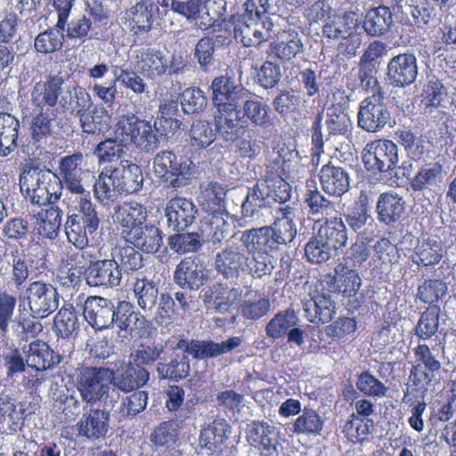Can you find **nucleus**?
I'll return each mask as SVG.
<instances>
[{"instance_id": "obj_39", "label": "nucleus", "mask_w": 456, "mask_h": 456, "mask_svg": "<svg viewBox=\"0 0 456 456\" xmlns=\"http://www.w3.org/2000/svg\"><path fill=\"white\" fill-rule=\"evenodd\" d=\"M241 118L243 121L250 122L255 126L265 127L271 123L270 107L258 100L246 98L241 105Z\"/></svg>"}, {"instance_id": "obj_3", "label": "nucleus", "mask_w": 456, "mask_h": 456, "mask_svg": "<svg viewBox=\"0 0 456 456\" xmlns=\"http://www.w3.org/2000/svg\"><path fill=\"white\" fill-rule=\"evenodd\" d=\"M142 184L141 167L126 160L117 167H105L94 181V192L102 204L108 205L122 193L139 191Z\"/></svg>"}, {"instance_id": "obj_35", "label": "nucleus", "mask_w": 456, "mask_h": 456, "mask_svg": "<svg viewBox=\"0 0 456 456\" xmlns=\"http://www.w3.org/2000/svg\"><path fill=\"white\" fill-rule=\"evenodd\" d=\"M244 217H250L256 224L269 223L273 217L271 203L262 200L253 189H249L242 206Z\"/></svg>"}, {"instance_id": "obj_33", "label": "nucleus", "mask_w": 456, "mask_h": 456, "mask_svg": "<svg viewBox=\"0 0 456 456\" xmlns=\"http://www.w3.org/2000/svg\"><path fill=\"white\" fill-rule=\"evenodd\" d=\"M133 291L138 306L144 313L152 312L156 308L159 296L158 282L145 276H137L133 284Z\"/></svg>"}, {"instance_id": "obj_1", "label": "nucleus", "mask_w": 456, "mask_h": 456, "mask_svg": "<svg viewBox=\"0 0 456 456\" xmlns=\"http://www.w3.org/2000/svg\"><path fill=\"white\" fill-rule=\"evenodd\" d=\"M271 225L243 231L239 239L232 235L215 256L214 267L217 274L236 283L240 277L250 275L262 279L272 274L274 257L269 252L294 241L297 230L294 209L279 207Z\"/></svg>"}, {"instance_id": "obj_34", "label": "nucleus", "mask_w": 456, "mask_h": 456, "mask_svg": "<svg viewBox=\"0 0 456 456\" xmlns=\"http://www.w3.org/2000/svg\"><path fill=\"white\" fill-rule=\"evenodd\" d=\"M148 213L146 208L135 201L125 202L115 208L114 221L119 224L124 230L145 224Z\"/></svg>"}, {"instance_id": "obj_55", "label": "nucleus", "mask_w": 456, "mask_h": 456, "mask_svg": "<svg viewBox=\"0 0 456 456\" xmlns=\"http://www.w3.org/2000/svg\"><path fill=\"white\" fill-rule=\"evenodd\" d=\"M442 252L443 248L436 240L423 241L415 248L412 262L418 265H433L439 263Z\"/></svg>"}, {"instance_id": "obj_4", "label": "nucleus", "mask_w": 456, "mask_h": 456, "mask_svg": "<svg viewBox=\"0 0 456 456\" xmlns=\"http://www.w3.org/2000/svg\"><path fill=\"white\" fill-rule=\"evenodd\" d=\"M196 166L191 159H180L170 151H161L153 159V172L167 188L179 191L191 184Z\"/></svg>"}, {"instance_id": "obj_18", "label": "nucleus", "mask_w": 456, "mask_h": 456, "mask_svg": "<svg viewBox=\"0 0 456 456\" xmlns=\"http://www.w3.org/2000/svg\"><path fill=\"white\" fill-rule=\"evenodd\" d=\"M164 211L167 227L174 232L188 228L194 222L198 213L191 200L180 196L170 199Z\"/></svg>"}, {"instance_id": "obj_20", "label": "nucleus", "mask_w": 456, "mask_h": 456, "mask_svg": "<svg viewBox=\"0 0 456 456\" xmlns=\"http://www.w3.org/2000/svg\"><path fill=\"white\" fill-rule=\"evenodd\" d=\"M122 235L127 244L145 254H155L163 245L162 233L153 224H145L131 230H123Z\"/></svg>"}, {"instance_id": "obj_45", "label": "nucleus", "mask_w": 456, "mask_h": 456, "mask_svg": "<svg viewBox=\"0 0 456 456\" xmlns=\"http://www.w3.org/2000/svg\"><path fill=\"white\" fill-rule=\"evenodd\" d=\"M334 271V283L338 291L347 297L354 296L361 287L358 273L354 269L345 266L343 263L338 264Z\"/></svg>"}, {"instance_id": "obj_40", "label": "nucleus", "mask_w": 456, "mask_h": 456, "mask_svg": "<svg viewBox=\"0 0 456 456\" xmlns=\"http://www.w3.org/2000/svg\"><path fill=\"white\" fill-rule=\"evenodd\" d=\"M19 120L9 113H0V156H7L16 148Z\"/></svg>"}, {"instance_id": "obj_64", "label": "nucleus", "mask_w": 456, "mask_h": 456, "mask_svg": "<svg viewBox=\"0 0 456 456\" xmlns=\"http://www.w3.org/2000/svg\"><path fill=\"white\" fill-rule=\"evenodd\" d=\"M215 48V42L210 36L201 37L195 45L193 56L204 72H208L214 64Z\"/></svg>"}, {"instance_id": "obj_28", "label": "nucleus", "mask_w": 456, "mask_h": 456, "mask_svg": "<svg viewBox=\"0 0 456 456\" xmlns=\"http://www.w3.org/2000/svg\"><path fill=\"white\" fill-rule=\"evenodd\" d=\"M305 318L315 324L329 322L336 313V304L330 296L318 295L302 301Z\"/></svg>"}, {"instance_id": "obj_17", "label": "nucleus", "mask_w": 456, "mask_h": 456, "mask_svg": "<svg viewBox=\"0 0 456 456\" xmlns=\"http://www.w3.org/2000/svg\"><path fill=\"white\" fill-rule=\"evenodd\" d=\"M387 79L394 87H406L413 84L418 76L417 59L412 53L394 56L387 65Z\"/></svg>"}, {"instance_id": "obj_62", "label": "nucleus", "mask_w": 456, "mask_h": 456, "mask_svg": "<svg viewBox=\"0 0 456 456\" xmlns=\"http://www.w3.org/2000/svg\"><path fill=\"white\" fill-rule=\"evenodd\" d=\"M164 346L161 344H142L138 346L134 353L131 354V358L134 362V365L151 366L156 361H161V355L164 353Z\"/></svg>"}, {"instance_id": "obj_29", "label": "nucleus", "mask_w": 456, "mask_h": 456, "mask_svg": "<svg viewBox=\"0 0 456 456\" xmlns=\"http://www.w3.org/2000/svg\"><path fill=\"white\" fill-rule=\"evenodd\" d=\"M59 103L70 115L76 117L86 110H89L93 105L89 93L86 88L77 85L63 86V93Z\"/></svg>"}, {"instance_id": "obj_47", "label": "nucleus", "mask_w": 456, "mask_h": 456, "mask_svg": "<svg viewBox=\"0 0 456 456\" xmlns=\"http://www.w3.org/2000/svg\"><path fill=\"white\" fill-rule=\"evenodd\" d=\"M297 322L298 317L294 310L287 309L279 312L266 324V335L273 339L283 338L297 324Z\"/></svg>"}, {"instance_id": "obj_53", "label": "nucleus", "mask_w": 456, "mask_h": 456, "mask_svg": "<svg viewBox=\"0 0 456 456\" xmlns=\"http://www.w3.org/2000/svg\"><path fill=\"white\" fill-rule=\"evenodd\" d=\"M304 250L306 260L314 265L326 263L336 253L316 233L306 242Z\"/></svg>"}, {"instance_id": "obj_52", "label": "nucleus", "mask_w": 456, "mask_h": 456, "mask_svg": "<svg viewBox=\"0 0 456 456\" xmlns=\"http://www.w3.org/2000/svg\"><path fill=\"white\" fill-rule=\"evenodd\" d=\"M63 29L55 26L39 33L34 42L36 51L40 53H52L61 50L64 41Z\"/></svg>"}, {"instance_id": "obj_51", "label": "nucleus", "mask_w": 456, "mask_h": 456, "mask_svg": "<svg viewBox=\"0 0 456 456\" xmlns=\"http://www.w3.org/2000/svg\"><path fill=\"white\" fill-rule=\"evenodd\" d=\"M345 218L348 226L354 232L360 231L365 226L368 220L371 219L370 208L366 195L361 194L353 206L348 208Z\"/></svg>"}, {"instance_id": "obj_10", "label": "nucleus", "mask_w": 456, "mask_h": 456, "mask_svg": "<svg viewBox=\"0 0 456 456\" xmlns=\"http://www.w3.org/2000/svg\"><path fill=\"white\" fill-rule=\"evenodd\" d=\"M358 126L369 133H377L387 125L391 126L392 117L385 96H367L359 105Z\"/></svg>"}, {"instance_id": "obj_19", "label": "nucleus", "mask_w": 456, "mask_h": 456, "mask_svg": "<svg viewBox=\"0 0 456 456\" xmlns=\"http://www.w3.org/2000/svg\"><path fill=\"white\" fill-rule=\"evenodd\" d=\"M66 78L61 73L49 75L45 81L35 84L30 93V101L37 109L54 107L63 93Z\"/></svg>"}, {"instance_id": "obj_32", "label": "nucleus", "mask_w": 456, "mask_h": 456, "mask_svg": "<svg viewBox=\"0 0 456 456\" xmlns=\"http://www.w3.org/2000/svg\"><path fill=\"white\" fill-rule=\"evenodd\" d=\"M393 24V14L389 7L379 5L366 12L362 26L369 36L381 37L390 30Z\"/></svg>"}, {"instance_id": "obj_11", "label": "nucleus", "mask_w": 456, "mask_h": 456, "mask_svg": "<svg viewBox=\"0 0 456 456\" xmlns=\"http://www.w3.org/2000/svg\"><path fill=\"white\" fill-rule=\"evenodd\" d=\"M51 182L55 183L57 181L55 180V174L48 168L28 167L24 168L20 175V191L26 192V198L32 204L38 206L47 204L46 185H49Z\"/></svg>"}, {"instance_id": "obj_22", "label": "nucleus", "mask_w": 456, "mask_h": 456, "mask_svg": "<svg viewBox=\"0 0 456 456\" xmlns=\"http://www.w3.org/2000/svg\"><path fill=\"white\" fill-rule=\"evenodd\" d=\"M110 428V411L90 408L85 411L77 424L78 436L91 441L103 438Z\"/></svg>"}, {"instance_id": "obj_50", "label": "nucleus", "mask_w": 456, "mask_h": 456, "mask_svg": "<svg viewBox=\"0 0 456 456\" xmlns=\"http://www.w3.org/2000/svg\"><path fill=\"white\" fill-rule=\"evenodd\" d=\"M79 125L84 134H98L109 126L110 117L103 109L94 108L86 110L77 116Z\"/></svg>"}, {"instance_id": "obj_59", "label": "nucleus", "mask_w": 456, "mask_h": 456, "mask_svg": "<svg viewBox=\"0 0 456 456\" xmlns=\"http://www.w3.org/2000/svg\"><path fill=\"white\" fill-rule=\"evenodd\" d=\"M189 137L191 146L203 149L215 141L216 134L209 122L200 119L192 123Z\"/></svg>"}, {"instance_id": "obj_61", "label": "nucleus", "mask_w": 456, "mask_h": 456, "mask_svg": "<svg viewBox=\"0 0 456 456\" xmlns=\"http://www.w3.org/2000/svg\"><path fill=\"white\" fill-rule=\"evenodd\" d=\"M207 102V97L200 88H187L181 94L180 105L186 115H193L203 111Z\"/></svg>"}, {"instance_id": "obj_9", "label": "nucleus", "mask_w": 456, "mask_h": 456, "mask_svg": "<svg viewBox=\"0 0 456 456\" xmlns=\"http://www.w3.org/2000/svg\"><path fill=\"white\" fill-rule=\"evenodd\" d=\"M322 36L329 42H339L338 51L348 55H355L360 45L355 34V25L347 16L329 19L322 26Z\"/></svg>"}, {"instance_id": "obj_38", "label": "nucleus", "mask_w": 456, "mask_h": 456, "mask_svg": "<svg viewBox=\"0 0 456 456\" xmlns=\"http://www.w3.org/2000/svg\"><path fill=\"white\" fill-rule=\"evenodd\" d=\"M443 166L439 162H433L422 166L411 180V188L413 191H431L443 180Z\"/></svg>"}, {"instance_id": "obj_57", "label": "nucleus", "mask_w": 456, "mask_h": 456, "mask_svg": "<svg viewBox=\"0 0 456 456\" xmlns=\"http://www.w3.org/2000/svg\"><path fill=\"white\" fill-rule=\"evenodd\" d=\"M440 308L437 305H429L421 314L415 333L421 339L431 338L438 330Z\"/></svg>"}, {"instance_id": "obj_37", "label": "nucleus", "mask_w": 456, "mask_h": 456, "mask_svg": "<svg viewBox=\"0 0 456 456\" xmlns=\"http://www.w3.org/2000/svg\"><path fill=\"white\" fill-rule=\"evenodd\" d=\"M316 234L335 252L343 248L348 240L345 224L341 219L337 218L322 224Z\"/></svg>"}, {"instance_id": "obj_5", "label": "nucleus", "mask_w": 456, "mask_h": 456, "mask_svg": "<svg viewBox=\"0 0 456 456\" xmlns=\"http://www.w3.org/2000/svg\"><path fill=\"white\" fill-rule=\"evenodd\" d=\"M115 134L121 137V142H131L145 152L153 151L159 147V139L151 124L132 113L119 118Z\"/></svg>"}, {"instance_id": "obj_49", "label": "nucleus", "mask_w": 456, "mask_h": 456, "mask_svg": "<svg viewBox=\"0 0 456 456\" xmlns=\"http://www.w3.org/2000/svg\"><path fill=\"white\" fill-rule=\"evenodd\" d=\"M152 5V2L142 0L132 8L131 30L134 35H145L151 30L153 23Z\"/></svg>"}, {"instance_id": "obj_31", "label": "nucleus", "mask_w": 456, "mask_h": 456, "mask_svg": "<svg viewBox=\"0 0 456 456\" xmlns=\"http://www.w3.org/2000/svg\"><path fill=\"white\" fill-rule=\"evenodd\" d=\"M216 133L226 142H234L241 137L247 127L241 112H216L214 117Z\"/></svg>"}, {"instance_id": "obj_25", "label": "nucleus", "mask_w": 456, "mask_h": 456, "mask_svg": "<svg viewBox=\"0 0 456 456\" xmlns=\"http://www.w3.org/2000/svg\"><path fill=\"white\" fill-rule=\"evenodd\" d=\"M319 179L322 190L330 196L340 197L350 187L348 172L330 162L321 167Z\"/></svg>"}, {"instance_id": "obj_42", "label": "nucleus", "mask_w": 456, "mask_h": 456, "mask_svg": "<svg viewBox=\"0 0 456 456\" xmlns=\"http://www.w3.org/2000/svg\"><path fill=\"white\" fill-rule=\"evenodd\" d=\"M141 69L142 74L151 79L167 75V58L163 52L156 49H147L141 55Z\"/></svg>"}, {"instance_id": "obj_26", "label": "nucleus", "mask_w": 456, "mask_h": 456, "mask_svg": "<svg viewBox=\"0 0 456 456\" xmlns=\"http://www.w3.org/2000/svg\"><path fill=\"white\" fill-rule=\"evenodd\" d=\"M305 50L302 37L294 29L279 33L277 39L270 45V54L281 61H290Z\"/></svg>"}, {"instance_id": "obj_8", "label": "nucleus", "mask_w": 456, "mask_h": 456, "mask_svg": "<svg viewBox=\"0 0 456 456\" xmlns=\"http://www.w3.org/2000/svg\"><path fill=\"white\" fill-rule=\"evenodd\" d=\"M365 168L373 173H388L397 167L398 147L391 140L379 139L366 144L362 152Z\"/></svg>"}, {"instance_id": "obj_44", "label": "nucleus", "mask_w": 456, "mask_h": 456, "mask_svg": "<svg viewBox=\"0 0 456 456\" xmlns=\"http://www.w3.org/2000/svg\"><path fill=\"white\" fill-rule=\"evenodd\" d=\"M53 325L62 340L76 334L79 330V322L75 307L70 304L64 305L55 315Z\"/></svg>"}, {"instance_id": "obj_7", "label": "nucleus", "mask_w": 456, "mask_h": 456, "mask_svg": "<svg viewBox=\"0 0 456 456\" xmlns=\"http://www.w3.org/2000/svg\"><path fill=\"white\" fill-rule=\"evenodd\" d=\"M27 301L30 314L44 319L54 313L60 305L61 295L56 287L49 282H30L20 296Z\"/></svg>"}, {"instance_id": "obj_12", "label": "nucleus", "mask_w": 456, "mask_h": 456, "mask_svg": "<svg viewBox=\"0 0 456 456\" xmlns=\"http://www.w3.org/2000/svg\"><path fill=\"white\" fill-rule=\"evenodd\" d=\"M241 343L242 338L240 337H232L221 342H215L210 339H180L177 347L191 355L193 359L206 361L230 353L239 347Z\"/></svg>"}, {"instance_id": "obj_27", "label": "nucleus", "mask_w": 456, "mask_h": 456, "mask_svg": "<svg viewBox=\"0 0 456 456\" xmlns=\"http://www.w3.org/2000/svg\"><path fill=\"white\" fill-rule=\"evenodd\" d=\"M240 297L241 290L239 288L227 289L220 286H213L205 292L203 303L207 311L225 314L239 301Z\"/></svg>"}, {"instance_id": "obj_16", "label": "nucleus", "mask_w": 456, "mask_h": 456, "mask_svg": "<svg viewBox=\"0 0 456 456\" xmlns=\"http://www.w3.org/2000/svg\"><path fill=\"white\" fill-rule=\"evenodd\" d=\"M72 349L73 346L69 344L68 349L63 350L62 354H60L52 350L48 344L39 339L22 347L26 356V364L36 370L53 368L62 361L64 354H70Z\"/></svg>"}, {"instance_id": "obj_21", "label": "nucleus", "mask_w": 456, "mask_h": 456, "mask_svg": "<svg viewBox=\"0 0 456 456\" xmlns=\"http://www.w3.org/2000/svg\"><path fill=\"white\" fill-rule=\"evenodd\" d=\"M208 273L200 261L191 257L183 259L174 273V281L183 289L198 290L208 281Z\"/></svg>"}, {"instance_id": "obj_23", "label": "nucleus", "mask_w": 456, "mask_h": 456, "mask_svg": "<svg viewBox=\"0 0 456 456\" xmlns=\"http://www.w3.org/2000/svg\"><path fill=\"white\" fill-rule=\"evenodd\" d=\"M231 433L232 427L226 419H216L200 431V445L211 453L222 452Z\"/></svg>"}, {"instance_id": "obj_13", "label": "nucleus", "mask_w": 456, "mask_h": 456, "mask_svg": "<svg viewBox=\"0 0 456 456\" xmlns=\"http://www.w3.org/2000/svg\"><path fill=\"white\" fill-rule=\"evenodd\" d=\"M83 161V154L77 152L61 158L59 161V179L65 189L71 193L83 194L86 191L87 178H94L88 170L84 171L80 165Z\"/></svg>"}, {"instance_id": "obj_58", "label": "nucleus", "mask_w": 456, "mask_h": 456, "mask_svg": "<svg viewBox=\"0 0 456 456\" xmlns=\"http://www.w3.org/2000/svg\"><path fill=\"white\" fill-rule=\"evenodd\" d=\"M203 197L207 201L206 210L212 213L213 210L225 209V197L227 190L216 182H209L200 186Z\"/></svg>"}, {"instance_id": "obj_63", "label": "nucleus", "mask_w": 456, "mask_h": 456, "mask_svg": "<svg viewBox=\"0 0 456 456\" xmlns=\"http://www.w3.org/2000/svg\"><path fill=\"white\" fill-rule=\"evenodd\" d=\"M147 403L148 393L146 391H136L122 400L118 414L125 419L134 417L145 410Z\"/></svg>"}, {"instance_id": "obj_2", "label": "nucleus", "mask_w": 456, "mask_h": 456, "mask_svg": "<svg viewBox=\"0 0 456 456\" xmlns=\"http://www.w3.org/2000/svg\"><path fill=\"white\" fill-rule=\"evenodd\" d=\"M84 316L95 330H102L114 324L119 329L121 341L134 331L145 328L146 319L134 310L132 303L126 300H111L100 296H89L84 303Z\"/></svg>"}, {"instance_id": "obj_15", "label": "nucleus", "mask_w": 456, "mask_h": 456, "mask_svg": "<svg viewBox=\"0 0 456 456\" xmlns=\"http://www.w3.org/2000/svg\"><path fill=\"white\" fill-rule=\"evenodd\" d=\"M110 376L111 394L118 395L117 389L130 393L142 387L149 381L150 372L144 367L128 362L116 370H110Z\"/></svg>"}, {"instance_id": "obj_56", "label": "nucleus", "mask_w": 456, "mask_h": 456, "mask_svg": "<svg viewBox=\"0 0 456 456\" xmlns=\"http://www.w3.org/2000/svg\"><path fill=\"white\" fill-rule=\"evenodd\" d=\"M31 314L18 315L12 321V331L18 340L27 341L30 338H35L43 330V325L36 320Z\"/></svg>"}, {"instance_id": "obj_14", "label": "nucleus", "mask_w": 456, "mask_h": 456, "mask_svg": "<svg viewBox=\"0 0 456 456\" xmlns=\"http://www.w3.org/2000/svg\"><path fill=\"white\" fill-rule=\"evenodd\" d=\"M84 274L90 287L115 288L122 280V269L114 258L91 261Z\"/></svg>"}, {"instance_id": "obj_46", "label": "nucleus", "mask_w": 456, "mask_h": 456, "mask_svg": "<svg viewBox=\"0 0 456 456\" xmlns=\"http://www.w3.org/2000/svg\"><path fill=\"white\" fill-rule=\"evenodd\" d=\"M37 113L31 120L30 134L34 142H41L49 135L56 134L53 122L56 120L55 110L37 109Z\"/></svg>"}, {"instance_id": "obj_48", "label": "nucleus", "mask_w": 456, "mask_h": 456, "mask_svg": "<svg viewBox=\"0 0 456 456\" xmlns=\"http://www.w3.org/2000/svg\"><path fill=\"white\" fill-rule=\"evenodd\" d=\"M232 216L225 210H213L206 217V224L211 230V240L214 244L220 243L231 232Z\"/></svg>"}, {"instance_id": "obj_54", "label": "nucleus", "mask_w": 456, "mask_h": 456, "mask_svg": "<svg viewBox=\"0 0 456 456\" xmlns=\"http://www.w3.org/2000/svg\"><path fill=\"white\" fill-rule=\"evenodd\" d=\"M323 426L321 416L313 409L303 410V412L293 423V433L297 435L320 434Z\"/></svg>"}, {"instance_id": "obj_41", "label": "nucleus", "mask_w": 456, "mask_h": 456, "mask_svg": "<svg viewBox=\"0 0 456 456\" xmlns=\"http://www.w3.org/2000/svg\"><path fill=\"white\" fill-rule=\"evenodd\" d=\"M62 211L58 207L51 206L40 210L37 215L36 228L38 234L48 239H54L61 225Z\"/></svg>"}, {"instance_id": "obj_36", "label": "nucleus", "mask_w": 456, "mask_h": 456, "mask_svg": "<svg viewBox=\"0 0 456 456\" xmlns=\"http://www.w3.org/2000/svg\"><path fill=\"white\" fill-rule=\"evenodd\" d=\"M269 203H284L290 199L289 185L281 177L258 180L254 188Z\"/></svg>"}, {"instance_id": "obj_30", "label": "nucleus", "mask_w": 456, "mask_h": 456, "mask_svg": "<svg viewBox=\"0 0 456 456\" xmlns=\"http://www.w3.org/2000/svg\"><path fill=\"white\" fill-rule=\"evenodd\" d=\"M186 353H174L169 360L163 359L156 366L159 379H169L178 382L185 379L191 370V364Z\"/></svg>"}, {"instance_id": "obj_43", "label": "nucleus", "mask_w": 456, "mask_h": 456, "mask_svg": "<svg viewBox=\"0 0 456 456\" xmlns=\"http://www.w3.org/2000/svg\"><path fill=\"white\" fill-rule=\"evenodd\" d=\"M305 202L310 213L317 216L318 220L331 215L335 208L334 203L327 200L316 188L314 181L306 182Z\"/></svg>"}, {"instance_id": "obj_24", "label": "nucleus", "mask_w": 456, "mask_h": 456, "mask_svg": "<svg viewBox=\"0 0 456 456\" xmlns=\"http://www.w3.org/2000/svg\"><path fill=\"white\" fill-rule=\"evenodd\" d=\"M405 212V200L394 191L381 193L376 203L377 219L380 224L394 226Z\"/></svg>"}, {"instance_id": "obj_60", "label": "nucleus", "mask_w": 456, "mask_h": 456, "mask_svg": "<svg viewBox=\"0 0 456 456\" xmlns=\"http://www.w3.org/2000/svg\"><path fill=\"white\" fill-rule=\"evenodd\" d=\"M168 245L175 252L186 254L200 249L202 240L197 232L177 233L168 238Z\"/></svg>"}, {"instance_id": "obj_6", "label": "nucleus", "mask_w": 456, "mask_h": 456, "mask_svg": "<svg viewBox=\"0 0 456 456\" xmlns=\"http://www.w3.org/2000/svg\"><path fill=\"white\" fill-rule=\"evenodd\" d=\"M110 369L105 367L82 368L76 379L77 388L81 398L86 403L94 404L110 395L111 389L110 381Z\"/></svg>"}]
</instances>
